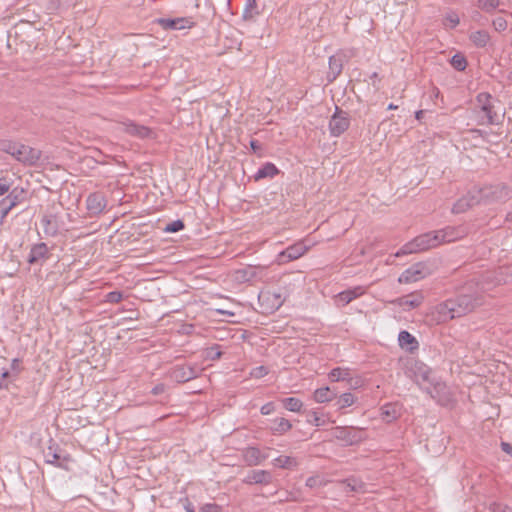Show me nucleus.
<instances>
[{"label":"nucleus","instance_id":"f257e3e1","mask_svg":"<svg viewBox=\"0 0 512 512\" xmlns=\"http://www.w3.org/2000/svg\"><path fill=\"white\" fill-rule=\"evenodd\" d=\"M482 304V293L474 282L467 283L460 289L454 300H450V319L461 317Z\"/></svg>","mask_w":512,"mask_h":512},{"label":"nucleus","instance_id":"f03ea898","mask_svg":"<svg viewBox=\"0 0 512 512\" xmlns=\"http://www.w3.org/2000/svg\"><path fill=\"white\" fill-rule=\"evenodd\" d=\"M403 372L406 377L413 380L420 388L426 390L432 397V388L437 392L438 383H435L431 369L423 362L414 358H409L403 363Z\"/></svg>","mask_w":512,"mask_h":512},{"label":"nucleus","instance_id":"7ed1b4c3","mask_svg":"<svg viewBox=\"0 0 512 512\" xmlns=\"http://www.w3.org/2000/svg\"><path fill=\"white\" fill-rule=\"evenodd\" d=\"M447 232L445 229L436 230L421 234L404 244L396 253V257L408 254L419 253L435 248L445 242Z\"/></svg>","mask_w":512,"mask_h":512},{"label":"nucleus","instance_id":"20e7f679","mask_svg":"<svg viewBox=\"0 0 512 512\" xmlns=\"http://www.w3.org/2000/svg\"><path fill=\"white\" fill-rule=\"evenodd\" d=\"M499 101L487 92H481L476 96L475 109L482 125L499 124L503 115L497 111Z\"/></svg>","mask_w":512,"mask_h":512},{"label":"nucleus","instance_id":"39448f33","mask_svg":"<svg viewBox=\"0 0 512 512\" xmlns=\"http://www.w3.org/2000/svg\"><path fill=\"white\" fill-rule=\"evenodd\" d=\"M475 193L479 203L490 204L507 201L510 198L511 190L504 183H495L480 188L475 187Z\"/></svg>","mask_w":512,"mask_h":512},{"label":"nucleus","instance_id":"423d86ee","mask_svg":"<svg viewBox=\"0 0 512 512\" xmlns=\"http://www.w3.org/2000/svg\"><path fill=\"white\" fill-rule=\"evenodd\" d=\"M5 151L19 162L27 165L35 164L41 156V152L35 148L21 143H9Z\"/></svg>","mask_w":512,"mask_h":512},{"label":"nucleus","instance_id":"0eeeda50","mask_svg":"<svg viewBox=\"0 0 512 512\" xmlns=\"http://www.w3.org/2000/svg\"><path fill=\"white\" fill-rule=\"evenodd\" d=\"M331 435L346 446L356 445L364 440L362 429L355 427L337 426L331 430Z\"/></svg>","mask_w":512,"mask_h":512},{"label":"nucleus","instance_id":"6e6552de","mask_svg":"<svg viewBox=\"0 0 512 512\" xmlns=\"http://www.w3.org/2000/svg\"><path fill=\"white\" fill-rule=\"evenodd\" d=\"M350 126V116L348 112L340 109L338 106L335 108L334 114L329 120V132L333 137H339Z\"/></svg>","mask_w":512,"mask_h":512},{"label":"nucleus","instance_id":"1a4fd4ad","mask_svg":"<svg viewBox=\"0 0 512 512\" xmlns=\"http://www.w3.org/2000/svg\"><path fill=\"white\" fill-rule=\"evenodd\" d=\"M430 274L429 267L425 263L419 262L404 270L399 276L398 282L401 284L414 283Z\"/></svg>","mask_w":512,"mask_h":512},{"label":"nucleus","instance_id":"9d476101","mask_svg":"<svg viewBox=\"0 0 512 512\" xmlns=\"http://www.w3.org/2000/svg\"><path fill=\"white\" fill-rule=\"evenodd\" d=\"M310 249V245H306L303 241H299L287 247L280 252L277 256L279 264H285L290 261L296 260L303 256Z\"/></svg>","mask_w":512,"mask_h":512},{"label":"nucleus","instance_id":"9b49d317","mask_svg":"<svg viewBox=\"0 0 512 512\" xmlns=\"http://www.w3.org/2000/svg\"><path fill=\"white\" fill-rule=\"evenodd\" d=\"M107 206V200L102 192H94L86 199V208L90 215L101 214Z\"/></svg>","mask_w":512,"mask_h":512},{"label":"nucleus","instance_id":"f8f14e48","mask_svg":"<svg viewBox=\"0 0 512 512\" xmlns=\"http://www.w3.org/2000/svg\"><path fill=\"white\" fill-rule=\"evenodd\" d=\"M50 257V250L46 243L40 242L34 244L29 252L27 261L29 264H39L42 265L46 260Z\"/></svg>","mask_w":512,"mask_h":512},{"label":"nucleus","instance_id":"ddd939ff","mask_svg":"<svg viewBox=\"0 0 512 512\" xmlns=\"http://www.w3.org/2000/svg\"><path fill=\"white\" fill-rule=\"evenodd\" d=\"M424 297L420 292L410 293L406 296L391 301L393 305L401 307L404 311H410L423 303Z\"/></svg>","mask_w":512,"mask_h":512},{"label":"nucleus","instance_id":"4468645a","mask_svg":"<svg viewBox=\"0 0 512 512\" xmlns=\"http://www.w3.org/2000/svg\"><path fill=\"white\" fill-rule=\"evenodd\" d=\"M198 375L199 369L196 366L189 365L176 366L171 372V377L179 383L192 380Z\"/></svg>","mask_w":512,"mask_h":512},{"label":"nucleus","instance_id":"2eb2a0df","mask_svg":"<svg viewBox=\"0 0 512 512\" xmlns=\"http://www.w3.org/2000/svg\"><path fill=\"white\" fill-rule=\"evenodd\" d=\"M242 457L248 466H256L265 461L268 455L263 453L259 448L250 446L243 449Z\"/></svg>","mask_w":512,"mask_h":512},{"label":"nucleus","instance_id":"dca6fc26","mask_svg":"<svg viewBox=\"0 0 512 512\" xmlns=\"http://www.w3.org/2000/svg\"><path fill=\"white\" fill-rule=\"evenodd\" d=\"M272 482V474L267 470H251L243 479V483L268 485Z\"/></svg>","mask_w":512,"mask_h":512},{"label":"nucleus","instance_id":"f3484780","mask_svg":"<svg viewBox=\"0 0 512 512\" xmlns=\"http://www.w3.org/2000/svg\"><path fill=\"white\" fill-rule=\"evenodd\" d=\"M476 204H479V200L477 194L475 193V188H473L472 190L468 191L466 195H464L462 198H460L454 203L452 212L463 213L468 208Z\"/></svg>","mask_w":512,"mask_h":512},{"label":"nucleus","instance_id":"a211bd4d","mask_svg":"<svg viewBox=\"0 0 512 512\" xmlns=\"http://www.w3.org/2000/svg\"><path fill=\"white\" fill-rule=\"evenodd\" d=\"M43 232L48 237H54L60 230V221L54 214H44L40 220Z\"/></svg>","mask_w":512,"mask_h":512},{"label":"nucleus","instance_id":"6ab92c4d","mask_svg":"<svg viewBox=\"0 0 512 512\" xmlns=\"http://www.w3.org/2000/svg\"><path fill=\"white\" fill-rule=\"evenodd\" d=\"M45 461L48 464H53L57 467L68 469L67 463L69 462V456H62L57 447L49 446L44 454Z\"/></svg>","mask_w":512,"mask_h":512},{"label":"nucleus","instance_id":"aec40b11","mask_svg":"<svg viewBox=\"0 0 512 512\" xmlns=\"http://www.w3.org/2000/svg\"><path fill=\"white\" fill-rule=\"evenodd\" d=\"M120 128L128 134L137 136L140 138L147 137L149 134V129L147 127L138 125L131 120H125V121L121 122Z\"/></svg>","mask_w":512,"mask_h":512},{"label":"nucleus","instance_id":"412c9836","mask_svg":"<svg viewBox=\"0 0 512 512\" xmlns=\"http://www.w3.org/2000/svg\"><path fill=\"white\" fill-rule=\"evenodd\" d=\"M292 423L284 418L277 417L270 421L269 430L274 435H284L292 429Z\"/></svg>","mask_w":512,"mask_h":512},{"label":"nucleus","instance_id":"4be33fe9","mask_svg":"<svg viewBox=\"0 0 512 512\" xmlns=\"http://www.w3.org/2000/svg\"><path fill=\"white\" fill-rule=\"evenodd\" d=\"M329 72L327 78L329 82L334 81L342 72L343 60L339 54L332 55L329 58Z\"/></svg>","mask_w":512,"mask_h":512},{"label":"nucleus","instance_id":"5701e85b","mask_svg":"<svg viewBox=\"0 0 512 512\" xmlns=\"http://www.w3.org/2000/svg\"><path fill=\"white\" fill-rule=\"evenodd\" d=\"M365 293V288L362 286L354 287L353 289H348L345 291L340 292L337 295V301L340 302L342 305H347L354 299L360 297Z\"/></svg>","mask_w":512,"mask_h":512},{"label":"nucleus","instance_id":"b1692460","mask_svg":"<svg viewBox=\"0 0 512 512\" xmlns=\"http://www.w3.org/2000/svg\"><path fill=\"white\" fill-rule=\"evenodd\" d=\"M398 341L401 348H405L410 352L417 350L419 343L416 338L408 331H401L398 335Z\"/></svg>","mask_w":512,"mask_h":512},{"label":"nucleus","instance_id":"393cba45","mask_svg":"<svg viewBox=\"0 0 512 512\" xmlns=\"http://www.w3.org/2000/svg\"><path fill=\"white\" fill-rule=\"evenodd\" d=\"M188 21L185 18H159L157 23L165 30H181L186 27Z\"/></svg>","mask_w":512,"mask_h":512},{"label":"nucleus","instance_id":"a878e982","mask_svg":"<svg viewBox=\"0 0 512 512\" xmlns=\"http://www.w3.org/2000/svg\"><path fill=\"white\" fill-rule=\"evenodd\" d=\"M381 416L384 421L390 423L400 416V408L397 404H385L381 407Z\"/></svg>","mask_w":512,"mask_h":512},{"label":"nucleus","instance_id":"bb28decb","mask_svg":"<svg viewBox=\"0 0 512 512\" xmlns=\"http://www.w3.org/2000/svg\"><path fill=\"white\" fill-rule=\"evenodd\" d=\"M336 398V393L329 387L318 388L313 393V400L316 403H327Z\"/></svg>","mask_w":512,"mask_h":512},{"label":"nucleus","instance_id":"cd10ccee","mask_svg":"<svg viewBox=\"0 0 512 512\" xmlns=\"http://www.w3.org/2000/svg\"><path fill=\"white\" fill-rule=\"evenodd\" d=\"M278 168L270 162L265 163L255 174V179L260 180L263 178H273L278 174Z\"/></svg>","mask_w":512,"mask_h":512},{"label":"nucleus","instance_id":"c85d7f7f","mask_svg":"<svg viewBox=\"0 0 512 512\" xmlns=\"http://www.w3.org/2000/svg\"><path fill=\"white\" fill-rule=\"evenodd\" d=\"M273 465L282 469H294L297 467L298 462L296 458L286 455H280L273 460Z\"/></svg>","mask_w":512,"mask_h":512},{"label":"nucleus","instance_id":"c756f323","mask_svg":"<svg viewBox=\"0 0 512 512\" xmlns=\"http://www.w3.org/2000/svg\"><path fill=\"white\" fill-rule=\"evenodd\" d=\"M18 204V196L14 194V191L9 193L0 202L2 217H5L9 211Z\"/></svg>","mask_w":512,"mask_h":512},{"label":"nucleus","instance_id":"7c9ffc66","mask_svg":"<svg viewBox=\"0 0 512 512\" xmlns=\"http://www.w3.org/2000/svg\"><path fill=\"white\" fill-rule=\"evenodd\" d=\"M470 40L476 47L483 48L490 41V35L485 30H478L470 35Z\"/></svg>","mask_w":512,"mask_h":512},{"label":"nucleus","instance_id":"2f4dec72","mask_svg":"<svg viewBox=\"0 0 512 512\" xmlns=\"http://www.w3.org/2000/svg\"><path fill=\"white\" fill-rule=\"evenodd\" d=\"M357 401V397L350 393L346 392L341 394L337 401L335 402V405L337 406L338 410H343L345 408L351 407L353 404H355Z\"/></svg>","mask_w":512,"mask_h":512},{"label":"nucleus","instance_id":"473e14b6","mask_svg":"<svg viewBox=\"0 0 512 512\" xmlns=\"http://www.w3.org/2000/svg\"><path fill=\"white\" fill-rule=\"evenodd\" d=\"M345 491L364 492L365 484L356 478H348L342 482Z\"/></svg>","mask_w":512,"mask_h":512},{"label":"nucleus","instance_id":"72a5a7b5","mask_svg":"<svg viewBox=\"0 0 512 512\" xmlns=\"http://www.w3.org/2000/svg\"><path fill=\"white\" fill-rule=\"evenodd\" d=\"M285 409L291 412H300L303 408V402L296 397H288L281 400Z\"/></svg>","mask_w":512,"mask_h":512},{"label":"nucleus","instance_id":"f704fd0d","mask_svg":"<svg viewBox=\"0 0 512 512\" xmlns=\"http://www.w3.org/2000/svg\"><path fill=\"white\" fill-rule=\"evenodd\" d=\"M450 65L457 71H464L468 65L466 56L457 52L450 58Z\"/></svg>","mask_w":512,"mask_h":512},{"label":"nucleus","instance_id":"c9c22d12","mask_svg":"<svg viewBox=\"0 0 512 512\" xmlns=\"http://www.w3.org/2000/svg\"><path fill=\"white\" fill-rule=\"evenodd\" d=\"M258 14L259 11L256 0H246L243 10V18L245 20H251Z\"/></svg>","mask_w":512,"mask_h":512},{"label":"nucleus","instance_id":"e433bc0d","mask_svg":"<svg viewBox=\"0 0 512 512\" xmlns=\"http://www.w3.org/2000/svg\"><path fill=\"white\" fill-rule=\"evenodd\" d=\"M350 377V371L347 368L337 367L331 370L329 378L333 382L343 381Z\"/></svg>","mask_w":512,"mask_h":512},{"label":"nucleus","instance_id":"4c0bfd02","mask_svg":"<svg viewBox=\"0 0 512 512\" xmlns=\"http://www.w3.org/2000/svg\"><path fill=\"white\" fill-rule=\"evenodd\" d=\"M500 0H478V7L486 12L492 13L500 7Z\"/></svg>","mask_w":512,"mask_h":512},{"label":"nucleus","instance_id":"58836bf2","mask_svg":"<svg viewBox=\"0 0 512 512\" xmlns=\"http://www.w3.org/2000/svg\"><path fill=\"white\" fill-rule=\"evenodd\" d=\"M324 485H326V480L319 475L311 476L306 480V486L309 488H319Z\"/></svg>","mask_w":512,"mask_h":512},{"label":"nucleus","instance_id":"ea45409f","mask_svg":"<svg viewBox=\"0 0 512 512\" xmlns=\"http://www.w3.org/2000/svg\"><path fill=\"white\" fill-rule=\"evenodd\" d=\"M309 416L311 419H308L307 422L316 427H320L326 424V420L320 416L317 411H310Z\"/></svg>","mask_w":512,"mask_h":512},{"label":"nucleus","instance_id":"a19ab883","mask_svg":"<svg viewBox=\"0 0 512 512\" xmlns=\"http://www.w3.org/2000/svg\"><path fill=\"white\" fill-rule=\"evenodd\" d=\"M222 352L219 350V345H214L206 350V358L212 361L220 359Z\"/></svg>","mask_w":512,"mask_h":512},{"label":"nucleus","instance_id":"79ce46f5","mask_svg":"<svg viewBox=\"0 0 512 512\" xmlns=\"http://www.w3.org/2000/svg\"><path fill=\"white\" fill-rule=\"evenodd\" d=\"M183 228H184V223L181 220H175V221L167 224V226L164 228V231L169 232V233H175V232L182 230Z\"/></svg>","mask_w":512,"mask_h":512},{"label":"nucleus","instance_id":"37998d69","mask_svg":"<svg viewBox=\"0 0 512 512\" xmlns=\"http://www.w3.org/2000/svg\"><path fill=\"white\" fill-rule=\"evenodd\" d=\"M492 24L494 29L498 32H502L507 29V21L503 17H496Z\"/></svg>","mask_w":512,"mask_h":512},{"label":"nucleus","instance_id":"c03bdc74","mask_svg":"<svg viewBox=\"0 0 512 512\" xmlns=\"http://www.w3.org/2000/svg\"><path fill=\"white\" fill-rule=\"evenodd\" d=\"M267 374H268V369L265 366L255 367L250 372V375L253 378H257V379L262 378V377H264Z\"/></svg>","mask_w":512,"mask_h":512},{"label":"nucleus","instance_id":"a18cd8bd","mask_svg":"<svg viewBox=\"0 0 512 512\" xmlns=\"http://www.w3.org/2000/svg\"><path fill=\"white\" fill-rule=\"evenodd\" d=\"M123 299V294L119 291H112L107 294L106 300L110 303H119Z\"/></svg>","mask_w":512,"mask_h":512},{"label":"nucleus","instance_id":"49530a36","mask_svg":"<svg viewBox=\"0 0 512 512\" xmlns=\"http://www.w3.org/2000/svg\"><path fill=\"white\" fill-rule=\"evenodd\" d=\"M490 511L491 512H512V508L505 504H502V503H493L490 506Z\"/></svg>","mask_w":512,"mask_h":512},{"label":"nucleus","instance_id":"de8ad7c7","mask_svg":"<svg viewBox=\"0 0 512 512\" xmlns=\"http://www.w3.org/2000/svg\"><path fill=\"white\" fill-rule=\"evenodd\" d=\"M200 512H221V508L214 503H208L200 508Z\"/></svg>","mask_w":512,"mask_h":512},{"label":"nucleus","instance_id":"09e8293b","mask_svg":"<svg viewBox=\"0 0 512 512\" xmlns=\"http://www.w3.org/2000/svg\"><path fill=\"white\" fill-rule=\"evenodd\" d=\"M274 410H275L274 403L268 402L261 407L260 412L262 415H269V414L273 413Z\"/></svg>","mask_w":512,"mask_h":512},{"label":"nucleus","instance_id":"8fccbe9b","mask_svg":"<svg viewBox=\"0 0 512 512\" xmlns=\"http://www.w3.org/2000/svg\"><path fill=\"white\" fill-rule=\"evenodd\" d=\"M166 390V386L164 384H157L156 386H154L151 390V393L153 395H160L162 393H164Z\"/></svg>","mask_w":512,"mask_h":512},{"label":"nucleus","instance_id":"3c124183","mask_svg":"<svg viewBox=\"0 0 512 512\" xmlns=\"http://www.w3.org/2000/svg\"><path fill=\"white\" fill-rule=\"evenodd\" d=\"M183 507L186 512H195V507L192 504V502L189 501V499L185 498L183 500Z\"/></svg>","mask_w":512,"mask_h":512},{"label":"nucleus","instance_id":"603ef678","mask_svg":"<svg viewBox=\"0 0 512 512\" xmlns=\"http://www.w3.org/2000/svg\"><path fill=\"white\" fill-rule=\"evenodd\" d=\"M10 189L9 184L6 183V181L0 179V196H3L6 194Z\"/></svg>","mask_w":512,"mask_h":512},{"label":"nucleus","instance_id":"864d4df0","mask_svg":"<svg viewBox=\"0 0 512 512\" xmlns=\"http://www.w3.org/2000/svg\"><path fill=\"white\" fill-rule=\"evenodd\" d=\"M250 147L254 153H257L261 149V145L259 144V142L257 140H251Z\"/></svg>","mask_w":512,"mask_h":512},{"label":"nucleus","instance_id":"5fc2aeb1","mask_svg":"<svg viewBox=\"0 0 512 512\" xmlns=\"http://www.w3.org/2000/svg\"><path fill=\"white\" fill-rule=\"evenodd\" d=\"M9 376V372L8 371H4L1 376H0V389L2 388H6L7 385L4 384V380Z\"/></svg>","mask_w":512,"mask_h":512},{"label":"nucleus","instance_id":"6e6d98bb","mask_svg":"<svg viewBox=\"0 0 512 512\" xmlns=\"http://www.w3.org/2000/svg\"><path fill=\"white\" fill-rule=\"evenodd\" d=\"M501 447L504 452L509 453L511 455L512 446L509 443L502 442Z\"/></svg>","mask_w":512,"mask_h":512},{"label":"nucleus","instance_id":"4d7b16f0","mask_svg":"<svg viewBox=\"0 0 512 512\" xmlns=\"http://www.w3.org/2000/svg\"><path fill=\"white\" fill-rule=\"evenodd\" d=\"M459 23V18L457 16L450 14V28L455 27Z\"/></svg>","mask_w":512,"mask_h":512},{"label":"nucleus","instance_id":"13d9d810","mask_svg":"<svg viewBox=\"0 0 512 512\" xmlns=\"http://www.w3.org/2000/svg\"><path fill=\"white\" fill-rule=\"evenodd\" d=\"M370 79H371V81H372V85H373L376 89H378V87H377V85H376V82H377V79H378V74H377V72L372 73V74L370 75Z\"/></svg>","mask_w":512,"mask_h":512},{"label":"nucleus","instance_id":"bf43d9fd","mask_svg":"<svg viewBox=\"0 0 512 512\" xmlns=\"http://www.w3.org/2000/svg\"><path fill=\"white\" fill-rule=\"evenodd\" d=\"M11 368L13 370H18L19 369V360L18 359H13L12 360Z\"/></svg>","mask_w":512,"mask_h":512},{"label":"nucleus","instance_id":"052dcab7","mask_svg":"<svg viewBox=\"0 0 512 512\" xmlns=\"http://www.w3.org/2000/svg\"><path fill=\"white\" fill-rule=\"evenodd\" d=\"M425 111L424 110H418L416 113H415V118L417 120H421L423 115H424Z\"/></svg>","mask_w":512,"mask_h":512},{"label":"nucleus","instance_id":"680f3d73","mask_svg":"<svg viewBox=\"0 0 512 512\" xmlns=\"http://www.w3.org/2000/svg\"><path fill=\"white\" fill-rule=\"evenodd\" d=\"M387 108H388L389 110H396V109H398V105H395V104H393V103H390V104L388 105V107H387Z\"/></svg>","mask_w":512,"mask_h":512},{"label":"nucleus","instance_id":"e2e57ef3","mask_svg":"<svg viewBox=\"0 0 512 512\" xmlns=\"http://www.w3.org/2000/svg\"><path fill=\"white\" fill-rule=\"evenodd\" d=\"M432 95H434L435 97H438L439 96V90L437 88H434L433 91H432Z\"/></svg>","mask_w":512,"mask_h":512},{"label":"nucleus","instance_id":"0e129e2a","mask_svg":"<svg viewBox=\"0 0 512 512\" xmlns=\"http://www.w3.org/2000/svg\"><path fill=\"white\" fill-rule=\"evenodd\" d=\"M455 239H456V237H453L452 232L450 231L449 241L451 242V241H454Z\"/></svg>","mask_w":512,"mask_h":512},{"label":"nucleus","instance_id":"69168bd1","mask_svg":"<svg viewBox=\"0 0 512 512\" xmlns=\"http://www.w3.org/2000/svg\"><path fill=\"white\" fill-rule=\"evenodd\" d=\"M507 220H512V212L508 213Z\"/></svg>","mask_w":512,"mask_h":512},{"label":"nucleus","instance_id":"338daca9","mask_svg":"<svg viewBox=\"0 0 512 512\" xmlns=\"http://www.w3.org/2000/svg\"><path fill=\"white\" fill-rule=\"evenodd\" d=\"M445 307H446V304H445V303H443V304H441V305H440V308H441V309H443V308H445Z\"/></svg>","mask_w":512,"mask_h":512},{"label":"nucleus","instance_id":"774afa93","mask_svg":"<svg viewBox=\"0 0 512 512\" xmlns=\"http://www.w3.org/2000/svg\"><path fill=\"white\" fill-rule=\"evenodd\" d=\"M502 282V279L497 280V284H500Z\"/></svg>","mask_w":512,"mask_h":512}]
</instances>
